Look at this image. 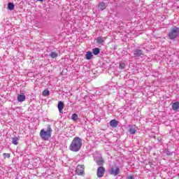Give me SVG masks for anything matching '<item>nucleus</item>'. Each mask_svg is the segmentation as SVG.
<instances>
[{
	"mask_svg": "<svg viewBox=\"0 0 179 179\" xmlns=\"http://www.w3.org/2000/svg\"><path fill=\"white\" fill-rule=\"evenodd\" d=\"M80 148H82V138L74 137L69 145V150H71V152H79Z\"/></svg>",
	"mask_w": 179,
	"mask_h": 179,
	"instance_id": "1",
	"label": "nucleus"
},
{
	"mask_svg": "<svg viewBox=\"0 0 179 179\" xmlns=\"http://www.w3.org/2000/svg\"><path fill=\"white\" fill-rule=\"evenodd\" d=\"M52 134V129H51V125H48L47 129H42L39 134L41 139L43 141H48L51 138V134Z\"/></svg>",
	"mask_w": 179,
	"mask_h": 179,
	"instance_id": "2",
	"label": "nucleus"
},
{
	"mask_svg": "<svg viewBox=\"0 0 179 179\" xmlns=\"http://www.w3.org/2000/svg\"><path fill=\"white\" fill-rule=\"evenodd\" d=\"M179 36V28L177 27H174L171 29L169 33V37L170 40H174V38H177Z\"/></svg>",
	"mask_w": 179,
	"mask_h": 179,
	"instance_id": "3",
	"label": "nucleus"
},
{
	"mask_svg": "<svg viewBox=\"0 0 179 179\" xmlns=\"http://www.w3.org/2000/svg\"><path fill=\"white\" fill-rule=\"evenodd\" d=\"M77 176H85V165H78L76 169Z\"/></svg>",
	"mask_w": 179,
	"mask_h": 179,
	"instance_id": "4",
	"label": "nucleus"
},
{
	"mask_svg": "<svg viewBox=\"0 0 179 179\" xmlns=\"http://www.w3.org/2000/svg\"><path fill=\"white\" fill-rule=\"evenodd\" d=\"M104 174H106V168L103 166L98 167L96 170V176L98 178H101V177L104 176Z\"/></svg>",
	"mask_w": 179,
	"mask_h": 179,
	"instance_id": "5",
	"label": "nucleus"
},
{
	"mask_svg": "<svg viewBox=\"0 0 179 179\" xmlns=\"http://www.w3.org/2000/svg\"><path fill=\"white\" fill-rule=\"evenodd\" d=\"M109 174L114 176H118V174H120V167L117 166H113L110 170H109Z\"/></svg>",
	"mask_w": 179,
	"mask_h": 179,
	"instance_id": "6",
	"label": "nucleus"
},
{
	"mask_svg": "<svg viewBox=\"0 0 179 179\" xmlns=\"http://www.w3.org/2000/svg\"><path fill=\"white\" fill-rule=\"evenodd\" d=\"M128 128V131L129 132L130 135H135L136 134V125L129 124Z\"/></svg>",
	"mask_w": 179,
	"mask_h": 179,
	"instance_id": "7",
	"label": "nucleus"
},
{
	"mask_svg": "<svg viewBox=\"0 0 179 179\" xmlns=\"http://www.w3.org/2000/svg\"><path fill=\"white\" fill-rule=\"evenodd\" d=\"M109 124L112 128H117V127H118V121L115 119L110 120Z\"/></svg>",
	"mask_w": 179,
	"mask_h": 179,
	"instance_id": "8",
	"label": "nucleus"
},
{
	"mask_svg": "<svg viewBox=\"0 0 179 179\" xmlns=\"http://www.w3.org/2000/svg\"><path fill=\"white\" fill-rule=\"evenodd\" d=\"M64 102L59 101L58 102V104H57V108H58V110H59V113H63V110H64Z\"/></svg>",
	"mask_w": 179,
	"mask_h": 179,
	"instance_id": "9",
	"label": "nucleus"
},
{
	"mask_svg": "<svg viewBox=\"0 0 179 179\" xmlns=\"http://www.w3.org/2000/svg\"><path fill=\"white\" fill-rule=\"evenodd\" d=\"M17 100L20 103H22V101H24V100H26V96L24 95V94L18 95Z\"/></svg>",
	"mask_w": 179,
	"mask_h": 179,
	"instance_id": "10",
	"label": "nucleus"
},
{
	"mask_svg": "<svg viewBox=\"0 0 179 179\" xmlns=\"http://www.w3.org/2000/svg\"><path fill=\"white\" fill-rule=\"evenodd\" d=\"M98 8L101 10H104V9H106V8H107V6L106 5V3H104V1H101L99 3Z\"/></svg>",
	"mask_w": 179,
	"mask_h": 179,
	"instance_id": "11",
	"label": "nucleus"
},
{
	"mask_svg": "<svg viewBox=\"0 0 179 179\" xmlns=\"http://www.w3.org/2000/svg\"><path fill=\"white\" fill-rule=\"evenodd\" d=\"M134 55H136V57H141V55H143V51L141 50H136L134 51Z\"/></svg>",
	"mask_w": 179,
	"mask_h": 179,
	"instance_id": "12",
	"label": "nucleus"
},
{
	"mask_svg": "<svg viewBox=\"0 0 179 179\" xmlns=\"http://www.w3.org/2000/svg\"><path fill=\"white\" fill-rule=\"evenodd\" d=\"M178 108H179V102L173 103L172 105V109L173 110V111H177Z\"/></svg>",
	"mask_w": 179,
	"mask_h": 179,
	"instance_id": "13",
	"label": "nucleus"
},
{
	"mask_svg": "<svg viewBox=\"0 0 179 179\" xmlns=\"http://www.w3.org/2000/svg\"><path fill=\"white\" fill-rule=\"evenodd\" d=\"M92 54H94V55H99L100 54V49L99 48H93Z\"/></svg>",
	"mask_w": 179,
	"mask_h": 179,
	"instance_id": "14",
	"label": "nucleus"
},
{
	"mask_svg": "<svg viewBox=\"0 0 179 179\" xmlns=\"http://www.w3.org/2000/svg\"><path fill=\"white\" fill-rule=\"evenodd\" d=\"M104 43V38L100 36L96 38V43L97 44H103Z\"/></svg>",
	"mask_w": 179,
	"mask_h": 179,
	"instance_id": "15",
	"label": "nucleus"
},
{
	"mask_svg": "<svg viewBox=\"0 0 179 179\" xmlns=\"http://www.w3.org/2000/svg\"><path fill=\"white\" fill-rule=\"evenodd\" d=\"M92 57H93V55L92 54V52L90 51L87 52L85 55L86 59H92Z\"/></svg>",
	"mask_w": 179,
	"mask_h": 179,
	"instance_id": "16",
	"label": "nucleus"
},
{
	"mask_svg": "<svg viewBox=\"0 0 179 179\" xmlns=\"http://www.w3.org/2000/svg\"><path fill=\"white\" fill-rule=\"evenodd\" d=\"M71 120L73 121H78L79 120V117L78 116V114L74 113L71 115Z\"/></svg>",
	"mask_w": 179,
	"mask_h": 179,
	"instance_id": "17",
	"label": "nucleus"
},
{
	"mask_svg": "<svg viewBox=\"0 0 179 179\" xmlns=\"http://www.w3.org/2000/svg\"><path fill=\"white\" fill-rule=\"evenodd\" d=\"M8 8L9 9V10H13L15 9V4H13V3H9L8 4Z\"/></svg>",
	"mask_w": 179,
	"mask_h": 179,
	"instance_id": "18",
	"label": "nucleus"
},
{
	"mask_svg": "<svg viewBox=\"0 0 179 179\" xmlns=\"http://www.w3.org/2000/svg\"><path fill=\"white\" fill-rule=\"evenodd\" d=\"M49 57H50V58H57V57H58V53L55 52H52L50 55Z\"/></svg>",
	"mask_w": 179,
	"mask_h": 179,
	"instance_id": "19",
	"label": "nucleus"
},
{
	"mask_svg": "<svg viewBox=\"0 0 179 179\" xmlns=\"http://www.w3.org/2000/svg\"><path fill=\"white\" fill-rule=\"evenodd\" d=\"M42 96H43L44 97H46V96H50V91L47 90H43L42 92Z\"/></svg>",
	"mask_w": 179,
	"mask_h": 179,
	"instance_id": "20",
	"label": "nucleus"
},
{
	"mask_svg": "<svg viewBox=\"0 0 179 179\" xmlns=\"http://www.w3.org/2000/svg\"><path fill=\"white\" fill-rule=\"evenodd\" d=\"M96 164H97V166H100L101 167V166H103V164H104V160H103V159H101L96 161Z\"/></svg>",
	"mask_w": 179,
	"mask_h": 179,
	"instance_id": "21",
	"label": "nucleus"
},
{
	"mask_svg": "<svg viewBox=\"0 0 179 179\" xmlns=\"http://www.w3.org/2000/svg\"><path fill=\"white\" fill-rule=\"evenodd\" d=\"M17 141H19V138L18 137H15L13 138V141L12 143H13V145H17Z\"/></svg>",
	"mask_w": 179,
	"mask_h": 179,
	"instance_id": "22",
	"label": "nucleus"
},
{
	"mask_svg": "<svg viewBox=\"0 0 179 179\" xmlns=\"http://www.w3.org/2000/svg\"><path fill=\"white\" fill-rule=\"evenodd\" d=\"M3 159H10V153H3Z\"/></svg>",
	"mask_w": 179,
	"mask_h": 179,
	"instance_id": "23",
	"label": "nucleus"
},
{
	"mask_svg": "<svg viewBox=\"0 0 179 179\" xmlns=\"http://www.w3.org/2000/svg\"><path fill=\"white\" fill-rule=\"evenodd\" d=\"M120 69H124V68H125V64L124 63L120 64Z\"/></svg>",
	"mask_w": 179,
	"mask_h": 179,
	"instance_id": "24",
	"label": "nucleus"
},
{
	"mask_svg": "<svg viewBox=\"0 0 179 179\" xmlns=\"http://www.w3.org/2000/svg\"><path fill=\"white\" fill-rule=\"evenodd\" d=\"M127 179H134V176H130L127 177Z\"/></svg>",
	"mask_w": 179,
	"mask_h": 179,
	"instance_id": "25",
	"label": "nucleus"
},
{
	"mask_svg": "<svg viewBox=\"0 0 179 179\" xmlns=\"http://www.w3.org/2000/svg\"><path fill=\"white\" fill-rule=\"evenodd\" d=\"M38 1H39V2H43V0H38Z\"/></svg>",
	"mask_w": 179,
	"mask_h": 179,
	"instance_id": "26",
	"label": "nucleus"
}]
</instances>
